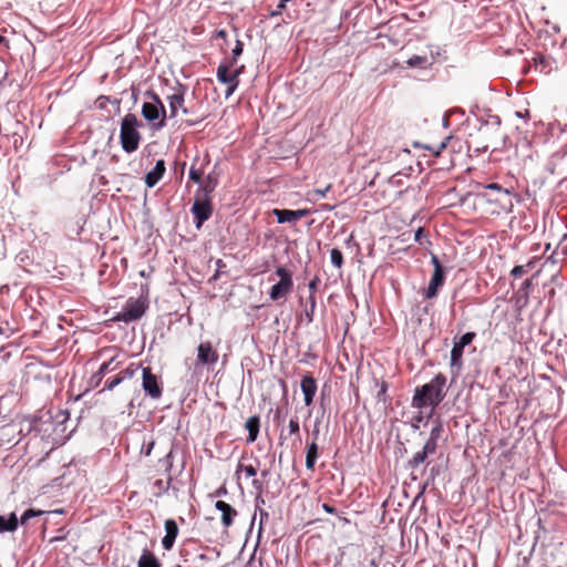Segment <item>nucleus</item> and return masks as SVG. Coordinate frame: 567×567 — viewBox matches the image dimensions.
<instances>
[{
    "label": "nucleus",
    "mask_w": 567,
    "mask_h": 567,
    "mask_svg": "<svg viewBox=\"0 0 567 567\" xmlns=\"http://www.w3.org/2000/svg\"><path fill=\"white\" fill-rule=\"evenodd\" d=\"M446 378L442 373L436 374L429 383L415 389L412 398V406L435 409L446 395Z\"/></svg>",
    "instance_id": "nucleus-1"
},
{
    "label": "nucleus",
    "mask_w": 567,
    "mask_h": 567,
    "mask_svg": "<svg viewBox=\"0 0 567 567\" xmlns=\"http://www.w3.org/2000/svg\"><path fill=\"white\" fill-rule=\"evenodd\" d=\"M144 103L142 105V115L145 121L152 124L154 130H161L166 125V109L154 91L144 93Z\"/></svg>",
    "instance_id": "nucleus-2"
},
{
    "label": "nucleus",
    "mask_w": 567,
    "mask_h": 567,
    "mask_svg": "<svg viewBox=\"0 0 567 567\" xmlns=\"http://www.w3.org/2000/svg\"><path fill=\"white\" fill-rule=\"evenodd\" d=\"M141 126L135 114L127 113L121 122L120 141L124 152L131 154L135 152L141 143L142 136L138 132Z\"/></svg>",
    "instance_id": "nucleus-3"
},
{
    "label": "nucleus",
    "mask_w": 567,
    "mask_h": 567,
    "mask_svg": "<svg viewBox=\"0 0 567 567\" xmlns=\"http://www.w3.org/2000/svg\"><path fill=\"white\" fill-rule=\"evenodd\" d=\"M69 420L66 411H60L54 417L49 416L48 419H41L38 431L42 433L43 437L52 440L53 444H62L68 437L65 432L64 423Z\"/></svg>",
    "instance_id": "nucleus-4"
},
{
    "label": "nucleus",
    "mask_w": 567,
    "mask_h": 567,
    "mask_svg": "<svg viewBox=\"0 0 567 567\" xmlns=\"http://www.w3.org/2000/svg\"><path fill=\"white\" fill-rule=\"evenodd\" d=\"M214 185L205 187V194L202 196L198 194L192 206V214L194 215L196 227L200 228L202 225L208 220L213 214V207L207 196L208 193L213 192Z\"/></svg>",
    "instance_id": "nucleus-5"
},
{
    "label": "nucleus",
    "mask_w": 567,
    "mask_h": 567,
    "mask_svg": "<svg viewBox=\"0 0 567 567\" xmlns=\"http://www.w3.org/2000/svg\"><path fill=\"white\" fill-rule=\"evenodd\" d=\"M275 274L279 277V281L275 284L269 291V297L274 301L284 298L290 293L293 288L292 274L290 270L285 267H278Z\"/></svg>",
    "instance_id": "nucleus-6"
},
{
    "label": "nucleus",
    "mask_w": 567,
    "mask_h": 567,
    "mask_svg": "<svg viewBox=\"0 0 567 567\" xmlns=\"http://www.w3.org/2000/svg\"><path fill=\"white\" fill-rule=\"evenodd\" d=\"M146 307L147 306L144 300L130 298L125 302L122 311L117 315L116 319L124 322L135 321L145 313Z\"/></svg>",
    "instance_id": "nucleus-7"
},
{
    "label": "nucleus",
    "mask_w": 567,
    "mask_h": 567,
    "mask_svg": "<svg viewBox=\"0 0 567 567\" xmlns=\"http://www.w3.org/2000/svg\"><path fill=\"white\" fill-rule=\"evenodd\" d=\"M475 338L474 332L464 333L458 341L454 342V346L451 350V369L456 372L461 369L462 365V357L463 350L466 346H468Z\"/></svg>",
    "instance_id": "nucleus-8"
},
{
    "label": "nucleus",
    "mask_w": 567,
    "mask_h": 567,
    "mask_svg": "<svg viewBox=\"0 0 567 567\" xmlns=\"http://www.w3.org/2000/svg\"><path fill=\"white\" fill-rule=\"evenodd\" d=\"M218 353L209 341L200 342L197 347L196 365L214 367L218 361Z\"/></svg>",
    "instance_id": "nucleus-9"
},
{
    "label": "nucleus",
    "mask_w": 567,
    "mask_h": 567,
    "mask_svg": "<svg viewBox=\"0 0 567 567\" xmlns=\"http://www.w3.org/2000/svg\"><path fill=\"white\" fill-rule=\"evenodd\" d=\"M231 66L233 65L228 63H220L216 71L217 80L223 84H227L226 97L230 96L239 84L236 74H231Z\"/></svg>",
    "instance_id": "nucleus-10"
},
{
    "label": "nucleus",
    "mask_w": 567,
    "mask_h": 567,
    "mask_svg": "<svg viewBox=\"0 0 567 567\" xmlns=\"http://www.w3.org/2000/svg\"><path fill=\"white\" fill-rule=\"evenodd\" d=\"M142 386L152 399H159L162 396V388L157 382L156 375L152 373L148 367L142 370Z\"/></svg>",
    "instance_id": "nucleus-11"
},
{
    "label": "nucleus",
    "mask_w": 567,
    "mask_h": 567,
    "mask_svg": "<svg viewBox=\"0 0 567 567\" xmlns=\"http://www.w3.org/2000/svg\"><path fill=\"white\" fill-rule=\"evenodd\" d=\"M272 214L276 216L277 221L279 224H284V223H296L297 220L301 219L302 217L309 215L310 210L309 209L291 210V209L275 208L272 210Z\"/></svg>",
    "instance_id": "nucleus-12"
},
{
    "label": "nucleus",
    "mask_w": 567,
    "mask_h": 567,
    "mask_svg": "<svg viewBox=\"0 0 567 567\" xmlns=\"http://www.w3.org/2000/svg\"><path fill=\"white\" fill-rule=\"evenodd\" d=\"M184 95H185V89L182 85H178V87L175 89L174 93H172L171 95L167 96L171 117H176L178 110L181 107H183Z\"/></svg>",
    "instance_id": "nucleus-13"
},
{
    "label": "nucleus",
    "mask_w": 567,
    "mask_h": 567,
    "mask_svg": "<svg viewBox=\"0 0 567 567\" xmlns=\"http://www.w3.org/2000/svg\"><path fill=\"white\" fill-rule=\"evenodd\" d=\"M300 388L305 396V404L310 406L317 392V383L315 378L311 375L303 377L300 383Z\"/></svg>",
    "instance_id": "nucleus-14"
},
{
    "label": "nucleus",
    "mask_w": 567,
    "mask_h": 567,
    "mask_svg": "<svg viewBox=\"0 0 567 567\" xmlns=\"http://www.w3.org/2000/svg\"><path fill=\"white\" fill-rule=\"evenodd\" d=\"M217 511L221 513V523L225 527H229L234 523V518L237 516V511L224 501H217L215 504Z\"/></svg>",
    "instance_id": "nucleus-15"
},
{
    "label": "nucleus",
    "mask_w": 567,
    "mask_h": 567,
    "mask_svg": "<svg viewBox=\"0 0 567 567\" xmlns=\"http://www.w3.org/2000/svg\"><path fill=\"white\" fill-rule=\"evenodd\" d=\"M165 536L162 539V545L166 550H169L178 535V526L174 519L165 520Z\"/></svg>",
    "instance_id": "nucleus-16"
},
{
    "label": "nucleus",
    "mask_w": 567,
    "mask_h": 567,
    "mask_svg": "<svg viewBox=\"0 0 567 567\" xmlns=\"http://www.w3.org/2000/svg\"><path fill=\"white\" fill-rule=\"evenodd\" d=\"M445 280V272L440 270H434L431 281L426 291L424 292V297L427 299L434 298L437 295L439 289L443 286Z\"/></svg>",
    "instance_id": "nucleus-17"
},
{
    "label": "nucleus",
    "mask_w": 567,
    "mask_h": 567,
    "mask_svg": "<svg viewBox=\"0 0 567 567\" xmlns=\"http://www.w3.org/2000/svg\"><path fill=\"white\" fill-rule=\"evenodd\" d=\"M165 169V162L163 159H158L154 168L145 176L146 186L150 188L154 187L164 176Z\"/></svg>",
    "instance_id": "nucleus-18"
},
{
    "label": "nucleus",
    "mask_w": 567,
    "mask_h": 567,
    "mask_svg": "<svg viewBox=\"0 0 567 567\" xmlns=\"http://www.w3.org/2000/svg\"><path fill=\"white\" fill-rule=\"evenodd\" d=\"M317 436H318V431H316L315 439L308 445L307 453H306V467L311 471L315 468V464L318 458V445L316 443Z\"/></svg>",
    "instance_id": "nucleus-19"
},
{
    "label": "nucleus",
    "mask_w": 567,
    "mask_h": 567,
    "mask_svg": "<svg viewBox=\"0 0 567 567\" xmlns=\"http://www.w3.org/2000/svg\"><path fill=\"white\" fill-rule=\"evenodd\" d=\"M137 567H161V563L150 549L144 548L137 561Z\"/></svg>",
    "instance_id": "nucleus-20"
},
{
    "label": "nucleus",
    "mask_w": 567,
    "mask_h": 567,
    "mask_svg": "<svg viewBox=\"0 0 567 567\" xmlns=\"http://www.w3.org/2000/svg\"><path fill=\"white\" fill-rule=\"evenodd\" d=\"M245 427L248 430V439L247 441L249 443H252L257 440L258 433H259V417L258 416H250L246 423Z\"/></svg>",
    "instance_id": "nucleus-21"
},
{
    "label": "nucleus",
    "mask_w": 567,
    "mask_h": 567,
    "mask_svg": "<svg viewBox=\"0 0 567 567\" xmlns=\"http://www.w3.org/2000/svg\"><path fill=\"white\" fill-rule=\"evenodd\" d=\"M18 528V518L14 513L9 517L0 516V533L14 532Z\"/></svg>",
    "instance_id": "nucleus-22"
},
{
    "label": "nucleus",
    "mask_w": 567,
    "mask_h": 567,
    "mask_svg": "<svg viewBox=\"0 0 567 567\" xmlns=\"http://www.w3.org/2000/svg\"><path fill=\"white\" fill-rule=\"evenodd\" d=\"M134 374V371L127 368L124 372L121 374L106 380L104 389L106 390H113L115 386H117L124 379L132 378Z\"/></svg>",
    "instance_id": "nucleus-23"
},
{
    "label": "nucleus",
    "mask_w": 567,
    "mask_h": 567,
    "mask_svg": "<svg viewBox=\"0 0 567 567\" xmlns=\"http://www.w3.org/2000/svg\"><path fill=\"white\" fill-rule=\"evenodd\" d=\"M406 64L410 68L425 69V68L432 65V61H429L427 56H425V55H413L406 61Z\"/></svg>",
    "instance_id": "nucleus-24"
},
{
    "label": "nucleus",
    "mask_w": 567,
    "mask_h": 567,
    "mask_svg": "<svg viewBox=\"0 0 567 567\" xmlns=\"http://www.w3.org/2000/svg\"><path fill=\"white\" fill-rule=\"evenodd\" d=\"M429 454L422 449L416 452L413 457L409 461V467L412 471H415L420 465H422L427 458Z\"/></svg>",
    "instance_id": "nucleus-25"
},
{
    "label": "nucleus",
    "mask_w": 567,
    "mask_h": 567,
    "mask_svg": "<svg viewBox=\"0 0 567 567\" xmlns=\"http://www.w3.org/2000/svg\"><path fill=\"white\" fill-rule=\"evenodd\" d=\"M117 364V362L115 363V358L102 363L96 374L99 380H101L107 372L113 371Z\"/></svg>",
    "instance_id": "nucleus-26"
},
{
    "label": "nucleus",
    "mask_w": 567,
    "mask_h": 567,
    "mask_svg": "<svg viewBox=\"0 0 567 567\" xmlns=\"http://www.w3.org/2000/svg\"><path fill=\"white\" fill-rule=\"evenodd\" d=\"M330 259H331V262L334 267L337 268H341L342 265H343V256H342V252L341 250L337 249V248H333L331 251H330Z\"/></svg>",
    "instance_id": "nucleus-27"
},
{
    "label": "nucleus",
    "mask_w": 567,
    "mask_h": 567,
    "mask_svg": "<svg viewBox=\"0 0 567 567\" xmlns=\"http://www.w3.org/2000/svg\"><path fill=\"white\" fill-rule=\"evenodd\" d=\"M241 53L243 43L239 40H237L235 48L231 50V60L227 63L234 65L237 62V59L241 55Z\"/></svg>",
    "instance_id": "nucleus-28"
},
{
    "label": "nucleus",
    "mask_w": 567,
    "mask_h": 567,
    "mask_svg": "<svg viewBox=\"0 0 567 567\" xmlns=\"http://www.w3.org/2000/svg\"><path fill=\"white\" fill-rule=\"evenodd\" d=\"M42 514H43V512H42V511H35V509H32V508L27 509V511L22 514L20 522H21V524L23 525V524H25L30 518L35 517V516H40V515H42Z\"/></svg>",
    "instance_id": "nucleus-29"
},
{
    "label": "nucleus",
    "mask_w": 567,
    "mask_h": 567,
    "mask_svg": "<svg viewBox=\"0 0 567 567\" xmlns=\"http://www.w3.org/2000/svg\"><path fill=\"white\" fill-rule=\"evenodd\" d=\"M436 447H437V441L433 440V439H427V441L425 442L424 446H423V450L429 454H434L435 451H436Z\"/></svg>",
    "instance_id": "nucleus-30"
},
{
    "label": "nucleus",
    "mask_w": 567,
    "mask_h": 567,
    "mask_svg": "<svg viewBox=\"0 0 567 567\" xmlns=\"http://www.w3.org/2000/svg\"><path fill=\"white\" fill-rule=\"evenodd\" d=\"M237 471H244L247 477H254L257 474V471L252 465L239 464Z\"/></svg>",
    "instance_id": "nucleus-31"
},
{
    "label": "nucleus",
    "mask_w": 567,
    "mask_h": 567,
    "mask_svg": "<svg viewBox=\"0 0 567 567\" xmlns=\"http://www.w3.org/2000/svg\"><path fill=\"white\" fill-rule=\"evenodd\" d=\"M486 189H491V190H495V192H498V193H504L506 195H509L511 194V190L507 189V188H504L502 187L499 184L497 183H491V184H487L484 186Z\"/></svg>",
    "instance_id": "nucleus-32"
},
{
    "label": "nucleus",
    "mask_w": 567,
    "mask_h": 567,
    "mask_svg": "<svg viewBox=\"0 0 567 567\" xmlns=\"http://www.w3.org/2000/svg\"><path fill=\"white\" fill-rule=\"evenodd\" d=\"M310 307L309 309L306 310V317L308 319L309 322H311L313 320V312H315V309H316V300H315V297L310 296Z\"/></svg>",
    "instance_id": "nucleus-33"
},
{
    "label": "nucleus",
    "mask_w": 567,
    "mask_h": 567,
    "mask_svg": "<svg viewBox=\"0 0 567 567\" xmlns=\"http://www.w3.org/2000/svg\"><path fill=\"white\" fill-rule=\"evenodd\" d=\"M442 431H443L442 424L437 423L435 426L432 427L429 439H433V440L437 441L441 436Z\"/></svg>",
    "instance_id": "nucleus-34"
},
{
    "label": "nucleus",
    "mask_w": 567,
    "mask_h": 567,
    "mask_svg": "<svg viewBox=\"0 0 567 567\" xmlns=\"http://www.w3.org/2000/svg\"><path fill=\"white\" fill-rule=\"evenodd\" d=\"M299 431H300V426H299L298 419L297 417L291 419L289 422V433L291 435L299 434Z\"/></svg>",
    "instance_id": "nucleus-35"
},
{
    "label": "nucleus",
    "mask_w": 567,
    "mask_h": 567,
    "mask_svg": "<svg viewBox=\"0 0 567 567\" xmlns=\"http://www.w3.org/2000/svg\"><path fill=\"white\" fill-rule=\"evenodd\" d=\"M189 178L196 183H199L202 179V173L198 169L192 167L189 169Z\"/></svg>",
    "instance_id": "nucleus-36"
},
{
    "label": "nucleus",
    "mask_w": 567,
    "mask_h": 567,
    "mask_svg": "<svg viewBox=\"0 0 567 567\" xmlns=\"http://www.w3.org/2000/svg\"><path fill=\"white\" fill-rule=\"evenodd\" d=\"M286 6H287V2H284V0H281V1L278 3V6H277L276 10L271 11L270 16H271V17L280 16V14H281V12L286 9Z\"/></svg>",
    "instance_id": "nucleus-37"
},
{
    "label": "nucleus",
    "mask_w": 567,
    "mask_h": 567,
    "mask_svg": "<svg viewBox=\"0 0 567 567\" xmlns=\"http://www.w3.org/2000/svg\"><path fill=\"white\" fill-rule=\"evenodd\" d=\"M447 142H449V138H446L445 141L441 142L437 147H427L430 151H432L435 155H439L441 153L442 150H444L447 145Z\"/></svg>",
    "instance_id": "nucleus-38"
},
{
    "label": "nucleus",
    "mask_w": 567,
    "mask_h": 567,
    "mask_svg": "<svg viewBox=\"0 0 567 567\" xmlns=\"http://www.w3.org/2000/svg\"><path fill=\"white\" fill-rule=\"evenodd\" d=\"M431 262H432V265L434 267V270L444 271V268H443V266H442V264L439 260V257L436 255H432Z\"/></svg>",
    "instance_id": "nucleus-39"
},
{
    "label": "nucleus",
    "mask_w": 567,
    "mask_h": 567,
    "mask_svg": "<svg viewBox=\"0 0 567 567\" xmlns=\"http://www.w3.org/2000/svg\"><path fill=\"white\" fill-rule=\"evenodd\" d=\"M318 282H319V279L316 277L308 285L309 290H310V296H312V297H315L313 295L317 290Z\"/></svg>",
    "instance_id": "nucleus-40"
},
{
    "label": "nucleus",
    "mask_w": 567,
    "mask_h": 567,
    "mask_svg": "<svg viewBox=\"0 0 567 567\" xmlns=\"http://www.w3.org/2000/svg\"><path fill=\"white\" fill-rule=\"evenodd\" d=\"M525 272V268L524 266H515L513 269H512V276L514 277H520Z\"/></svg>",
    "instance_id": "nucleus-41"
},
{
    "label": "nucleus",
    "mask_w": 567,
    "mask_h": 567,
    "mask_svg": "<svg viewBox=\"0 0 567 567\" xmlns=\"http://www.w3.org/2000/svg\"><path fill=\"white\" fill-rule=\"evenodd\" d=\"M322 509L329 514H334L337 512L334 507H332L331 505H329L327 503L322 504Z\"/></svg>",
    "instance_id": "nucleus-42"
},
{
    "label": "nucleus",
    "mask_w": 567,
    "mask_h": 567,
    "mask_svg": "<svg viewBox=\"0 0 567 567\" xmlns=\"http://www.w3.org/2000/svg\"><path fill=\"white\" fill-rule=\"evenodd\" d=\"M244 72V65L237 66L231 71V74H236V79L238 80L239 75Z\"/></svg>",
    "instance_id": "nucleus-43"
},
{
    "label": "nucleus",
    "mask_w": 567,
    "mask_h": 567,
    "mask_svg": "<svg viewBox=\"0 0 567 567\" xmlns=\"http://www.w3.org/2000/svg\"><path fill=\"white\" fill-rule=\"evenodd\" d=\"M532 287V281L529 279H526L523 285H522V288L520 290H527Z\"/></svg>",
    "instance_id": "nucleus-44"
},
{
    "label": "nucleus",
    "mask_w": 567,
    "mask_h": 567,
    "mask_svg": "<svg viewBox=\"0 0 567 567\" xmlns=\"http://www.w3.org/2000/svg\"><path fill=\"white\" fill-rule=\"evenodd\" d=\"M330 186L326 187L324 189H317L316 193L320 196V197H324L327 192L329 190Z\"/></svg>",
    "instance_id": "nucleus-45"
},
{
    "label": "nucleus",
    "mask_w": 567,
    "mask_h": 567,
    "mask_svg": "<svg viewBox=\"0 0 567 567\" xmlns=\"http://www.w3.org/2000/svg\"><path fill=\"white\" fill-rule=\"evenodd\" d=\"M226 35H227V32H226L225 30H223V29H221V30L216 31V38H221V39H224V38H226Z\"/></svg>",
    "instance_id": "nucleus-46"
},
{
    "label": "nucleus",
    "mask_w": 567,
    "mask_h": 567,
    "mask_svg": "<svg viewBox=\"0 0 567 567\" xmlns=\"http://www.w3.org/2000/svg\"><path fill=\"white\" fill-rule=\"evenodd\" d=\"M227 494V491L225 487H221L219 488L217 492H216V495L217 496H223V495H226Z\"/></svg>",
    "instance_id": "nucleus-47"
},
{
    "label": "nucleus",
    "mask_w": 567,
    "mask_h": 567,
    "mask_svg": "<svg viewBox=\"0 0 567 567\" xmlns=\"http://www.w3.org/2000/svg\"><path fill=\"white\" fill-rule=\"evenodd\" d=\"M423 234V229L422 228H419L417 231L415 233V240H420L421 236Z\"/></svg>",
    "instance_id": "nucleus-48"
},
{
    "label": "nucleus",
    "mask_w": 567,
    "mask_h": 567,
    "mask_svg": "<svg viewBox=\"0 0 567 567\" xmlns=\"http://www.w3.org/2000/svg\"><path fill=\"white\" fill-rule=\"evenodd\" d=\"M179 110H182L183 114H187L188 113L187 109H185L184 106L181 107Z\"/></svg>",
    "instance_id": "nucleus-49"
},
{
    "label": "nucleus",
    "mask_w": 567,
    "mask_h": 567,
    "mask_svg": "<svg viewBox=\"0 0 567 567\" xmlns=\"http://www.w3.org/2000/svg\"><path fill=\"white\" fill-rule=\"evenodd\" d=\"M152 447H153V443L151 444L150 447H147L146 455H148L151 453Z\"/></svg>",
    "instance_id": "nucleus-50"
},
{
    "label": "nucleus",
    "mask_w": 567,
    "mask_h": 567,
    "mask_svg": "<svg viewBox=\"0 0 567 567\" xmlns=\"http://www.w3.org/2000/svg\"><path fill=\"white\" fill-rule=\"evenodd\" d=\"M495 121H496V124L499 125L501 124V120L498 116L495 117Z\"/></svg>",
    "instance_id": "nucleus-51"
},
{
    "label": "nucleus",
    "mask_w": 567,
    "mask_h": 567,
    "mask_svg": "<svg viewBox=\"0 0 567 567\" xmlns=\"http://www.w3.org/2000/svg\"><path fill=\"white\" fill-rule=\"evenodd\" d=\"M564 133H567V124L565 125V127L561 130Z\"/></svg>",
    "instance_id": "nucleus-52"
},
{
    "label": "nucleus",
    "mask_w": 567,
    "mask_h": 567,
    "mask_svg": "<svg viewBox=\"0 0 567 567\" xmlns=\"http://www.w3.org/2000/svg\"><path fill=\"white\" fill-rule=\"evenodd\" d=\"M3 38L0 35V43L2 42Z\"/></svg>",
    "instance_id": "nucleus-53"
},
{
    "label": "nucleus",
    "mask_w": 567,
    "mask_h": 567,
    "mask_svg": "<svg viewBox=\"0 0 567 567\" xmlns=\"http://www.w3.org/2000/svg\"><path fill=\"white\" fill-rule=\"evenodd\" d=\"M177 567H182V566H177Z\"/></svg>",
    "instance_id": "nucleus-54"
}]
</instances>
